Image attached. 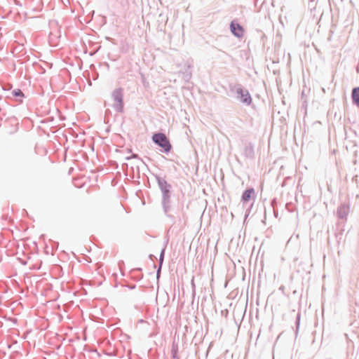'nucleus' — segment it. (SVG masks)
Returning a JSON list of instances; mask_svg holds the SVG:
<instances>
[{
    "mask_svg": "<svg viewBox=\"0 0 359 359\" xmlns=\"http://www.w3.org/2000/svg\"><path fill=\"white\" fill-rule=\"evenodd\" d=\"M152 139L155 143L161 147L165 151H168L170 149V144L164 134H155L153 136Z\"/></svg>",
    "mask_w": 359,
    "mask_h": 359,
    "instance_id": "f257e3e1",
    "label": "nucleus"
},
{
    "mask_svg": "<svg viewBox=\"0 0 359 359\" xmlns=\"http://www.w3.org/2000/svg\"><path fill=\"white\" fill-rule=\"evenodd\" d=\"M112 97L114 101L116 102V105L117 107L121 110L123 107L122 90L121 88L115 90L113 92Z\"/></svg>",
    "mask_w": 359,
    "mask_h": 359,
    "instance_id": "f03ea898",
    "label": "nucleus"
},
{
    "mask_svg": "<svg viewBox=\"0 0 359 359\" xmlns=\"http://www.w3.org/2000/svg\"><path fill=\"white\" fill-rule=\"evenodd\" d=\"M241 101L246 104H250L252 102L251 97L247 90L242 88H238L236 90Z\"/></svg>",
    "mask_w": 359,
    "mask_h": 359,
    "instance_id": "7ed1b4c3",
    "label": "nucleus"
},
{
    "mask_svg": "<svg viewBox=\"0 0 359 359\" xmlns=\"http://www.w3.org/2000/svg\"><path fill=\"white\" fill-rule=\"evenodd\" d=\"M255 196V191L253 188L246 189L241 196V200L244 203L250 201Z\"/></svg>",
    "mask_w": 359,
    "mask_h": 359,
    "instance_id": "20e7f679",
    "label": "nucleus"
},
{
    "mask_svg": "<svg viewBox=\"0 0 359 359\" xmlns=\"http://www.w3.org/2000/svg\"><path fill=\"white\" fill-rule=\"evenodd\" d=\"M231 32L238 37H241L243 35V27L238 23H235L232 22L231 24Z\"/></svg>",
    "mask_w": 359,
    "mask_h": 359,
    "instance_id": "39448f33",
    "label": "nucleus"
},
{
    "mask_svg": "<svg viewBox=\"0 0 359 359\" xmlns=\"http://www.w3.org/2000/svg\"><path fill=\"white\" fill-rule=\"evenodd\" d=\"M352 98L354 104L359 107V87L353 89Z\"/></svg>",
    "mask_w": 359,
    "mask_h": 359,
    "instance_id": "423d86ee",
    "label": "nucleus"
},
{
    "mask_svg": "<svg viewBox=\"0 0 359 359\" xmlns=\"http://www.w3.org/2000/svg\"><path fill=\"white\" fill-rule=\"evenodd\" d=\"M349 208L346 205H342L338 210L339 216L341 218L346 217L348 213Z\"/></svg>",
    "mask_w": 359,
    "mask_h": 359,
    "instance_id": "0eeeda50",
    "label": "nucleus"
},
{
    "mask_svg": "<svg viewBox=\"0 0 359 359\" xmlns=\"http://www.w3.org/2000/svg\"><path fill=\"white\" fill-rule=\"evenodd\" d=\"M14 96H22L23 94L20 90H14L13 92Z\"/></svg>",
    "mask_w": 359,
    "mask_h": 359,
    "instance_id": "6e6552de",
    "label": "nucleus"
}]
</instances>
